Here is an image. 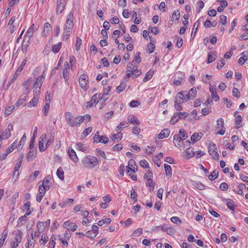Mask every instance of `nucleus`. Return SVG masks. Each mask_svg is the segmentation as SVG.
<instances>
[{"instance_id": "603ef678", "label": "nucleus", "mask_w": 248, "mask_h": 248, "mask_svg": "<svg viewBox=\"0 0 248 248\" xmlns=\"http://www.w3.org/2000/svg\"><path fill=\"white\" fill-rule=\"evenodd\" d=\"M174 143H176L179 146H181L182 142L181 138L178 137L177 136H174L173 137Z\"/></svg>"}, {"instance_id": "dca6fc26", "label": "nucleus", "mask_w": 248, "mask_h": 248, "mask_svg": "<svg viewBox=\"0 0 248 248\" xmlns=\"http://www.w3.org/2000/svg\"><path fill=\"white\" fill-rule=\"evenodd\" d=\"M63 226L68 230L71 229L73 232L76 231L78 228V226L76 224L70 222L69 221H65L63 223Z\"/></svg>"}, {"instance_id": "e2e57ef3", "label": "nucleus", "mask_w": 248, "mask_h": 248, "mask_svg": "<svg viewBox=\"0 0 248 248\" xmlns=\"http://www.w3.org/2000/svg\"><path fill=\"white\" fill-rule=\"evenodd\" d=\"M172 18L178 20L180 16V13L179 10L174 11L172 14Z\"/></svg>"}, {"instance_id": "09e8293b", "label": "nucleus", "mask_w": 248, "mask_h": 248, "mask_svg": "<svg viewBox=\"0 0 248 248\" xmlns=\"http://www.w3.org/2000/svg\"><path fill=\"white\" fill-rule=\"evenodd\" d=\"M153 72H152L151 71H148L146 74L145 77H144V78L143 79V81L145 82L146 81H148V80H150L152 78V77L153 76Z\"/></svg>"}, {"instance_id": "37998d69", "label": "nucleus", "mask_w": 248, "mask_h": 248, "mask_svg": "<svg viewBox=\"0 0 248 248\" xmlns=\"http://www.w3.org/2000/svg\"><path fill=\"white\" fill-rule=\"evenodd\" d=\"M144 178L148 181H149L151 180H152L153 178V173L151 170H148L147 172L144 175Z\"/></svg>"}, {"instance_id": "393cba45", "label": "nucleus", "mask_w": 248, "mask_h": 248, "mask_svg": "<svg viewBox=\"0 0 248 248\" xmlns=\"http://www.w3.org/2000/svg\"><path fill=\"white\" fill-rule=\"evenodd\" d=\"M51 29V26L49 23L46 22L44 25V34L45 36H47L50 30Z\"/></svg>"}, {"instance_id": "052dcab7", "label": "nucleus", "mask_w": 248, "mask_h": 248, "mask_svg": "<svg viewBox=\"0 0 248 248\" xmlns=\"http://www.w3.org/2000/svg\"><path fill=\"white\" fill-rule=\"evenodd\" d=\"M131 198L132 200H134L135 202H137L138 201L137 194L134 189H132L131 191Z\"/></svg>"}, {"instance_id": "72a5a7b5", "label": "nucleus", "mask_w": 248, "mask_h": 248, "mask_svg": "<svg viewBox=\"0 0 248 248\" xmlns=\"http://www.w3.org/2000/svg\"><path fill=\"white\" fill-rule=\"evenodd\" d=\"M227 206L231 210H234V202L231 199H228L227 200Z\"/></svg>"}, {"instance_id": "5701e85b", "label": "nucleus", "mask_w": 248, "mask_h": 248, "mask_svg": "<svg viewBox=\"0 0 248 248\" xmlns=\"http://www.w3.org/2000/svg\"><path fill=\"white\" fill-rule=\"evenodd\" d=\"M77 149L85 153L88 152V148L81 142H78L76 144Z\"/></svg>"}, {"instance_id": "5fc2aeb1", "label": "nucleus", "mask_w": 248, "mask_h": 248, "mask_svg": "<svg viewBox=\"0 0 248 248\" xmlns=\"http://www.w3.org/2000/svg\"><path fill=\"white\" fill-rule=\"evenodd\" d=\"M170 220L172 222L177 224H179L182 223V221L177 217H171Z\"/></svg>"}, {"instance_id": "ea45409f", "label": "nucleus", "mask_w": 248, "mask_h": 248, "mask_svg": "<svg viewBox=\"0 0 248 248\" xmlns=\"http://www.w3.org/2000/svg\"><path fill=\"white\" fill-rule=\"evenodd\" d=\"M166 232L170 236H173L176 232L175 230L171 227H166Z\"/></svg>"}, {"instance_id": "412c9836", "label": "nucleus", "mask_w": 248, "mask_h": 248, "mask_svg": "<svg viewBox=\"0 0 248 248\" xmlns=\"http://www.w3.org/2000/svg\"><path fill=\"white\" fill-rule=\"evenodd\" d=\"M184 154L185 155V158L186 159H189L193 156V155H194V152L192 149L188 148L185 150Z\"/></svg>"}, {"instance_id": "423d86ee", "label": "nucleus", "mask_w": 248, "mask_h": 248, "mask_svg": "<svg viewBox=\"0 0 248 248\" xmlns=\"http://www.w3.org/2000/svg\"><path fill=\"white\" fill-rule=\"evenodd\" d=\"M74 11L72 10L69 13L66 18V22L64 25L65 29L72 30L74 27L73 22Z\"/></svg>"}, {"instance_id": "0e129e2a", "label": "nucleus", "mask_w": 248, "mask_h": 248, "mask_svg": "<svg viewBox=\"0 0 248 248\" xmlns=\"http://www.w3.org/2000/svg\"><path fill=\"white\" fill-rule=\"evenodd\" d=\"M140 164L142 168H147L149 167V163L146 160H142L140 162Z\"/></svg>"}, {"instance_id": "b1692460", "label": "nucleus", "mask_w": 248, "mask_h": 248, "mask_svg": "<svg viewBox=\"0 0 248 248\" xmlns=\"http://www.w3.org/2000/svg\"><path fill=\"white\" fill-rule=\"evenodd\" d=\"M50 177L49 176H46L45 177L43 180L42 185L44 186L45 187L49 189L50 183Z\"/></svg>"}, {"instance_id": "f03ea898", "label": "nucleus", "mask_w": 248, "mask_h": 248, "mask_svg": "<svg viewBox=\"0 0 248 248\" xmlns=\"http://www.w3.org/2000/svg\"><path fill=\"white\" fill-rule=\"evenodd\" d=\"M82 163L85 168L92 169L98 164L99 161L96 157L89 155L82 159Z\"/></svg>"}, {"instance_id": "9d476101", "label": "nucleus", "mask_w": 248, "mask_h": 248, "mask_svg": "<svg viewBox=\"0 0 248 248\" xmlns=\"http://www.w3.org/2000/svg\"><path fill=\"white\" fill-rule=\"evenodd\" d=\"M67 0H57L56 14L57 15L62 13L66 5Z\"/></svg>"}, {"instance_id": "ddd939ff", "label": "nucleus", "mask_w": 248, "mask_h": 248, "mask_svg": "<svg viewBox=\"0 0 248 248\" xmlns=\"http://www.w3.org/2000/svg\"><path fill=\"white\" fill-rule=\"evenodd\" d=\"M68 154L69 158L74 162L77 163L78 161V158L75 151L72 148L69 147L68 150Z\"/></svg>"}, {"instance_id": "bf43d9fd", "label": "nucleus", "mask_w": 248, "mask_h": 248, "mask_svg": "<svg viewBox=\"0 0 248 248\" xmlns=\"http://www.w3.org/2000/svg\"><path fill=\"white\" fill-rule=\"evenodd\" d=\"M14 109H15L14 106H12L11 107H9L8 108L5 109V114L7 116L9 115L13 111Z\"/></svg>"}, {"instance_id": "49530a36", "label": "nucleus", "mask_w": 248, "mask_h": 248, "mask_svg": "<svg viewBox=\"0 0 248 248\" xmlns=\"http://www.w3.org/2000/svg\"><path fill=\"white\" fill-rule=\"evenodd\" d=\"M132 73L133 75H134V76H133V78H135L139 76L141 74V72L140 70L137 69L136 67L133 71H132Z\"/></svg>"}, {"instance_id": "2f4dec72", "label": "nucleus", "mask_w": 248, "mask_h": 248, "mask_svg": "<svg viewBox=\"0 0 248 248\" xmlns=\"http://www.w3.org/2000/svg\"><path fill=\"white\" fill-rule=\"evenodd\" d=\"M217 125L216 128L220 129L221 128H224V122L222 118H219L217 121Z\"/></svg>"}, {"instance_id": "39448f33", "label": "nucleus", "mask_w": 248, "mask_h": 248, "mask_svg": "<svg viewBox=\"0 0 248 248\" xmlns=\"http://www.w3.org/2000/svg\"><path fill=\"white\" fill-rule=\"evenodd\" d=\"M188 115L187 112H175L173 117L170 121L171 124H174L176 123L179 120L182 119H186Z\"/></svg>"}, {"instance_id": "4d7b16f0", "label": "nucleus", "mask_w": 248, "mask_h": 248, "mask_svg": "<svg viewBox=\"0 0 248 248\" xmlns=\"http://www.w3.org/2000/svg\"><path fill=\"white\" fill-rule=\"evenodd\" d=\"M67 68L65 67L63 69V77L64 78L65 81L67 82L68 80V73Z\"/></svg>"}, {"instance_id": "7ed1b4c3", "label": "nucleus", "mask_w": 248, "mask_h": 248, "mask_svg": "<svg viewBox=\"0 0 248 248\" xmlns=\"http://www.w3.org/2000/svg\"><path fill=\"white\" fill-rule=\"evenodd\" d=\"M45 78V77L43 75H41L37 77L33 85V94H35V93L39 94L41 91V87L44 81Z\"/></svg>"}, {"instance_id": "f8f14e48", "label": "nucleus", "mask_w": 248, "mask_h": 248, "mask_svg": "<svg viewBox=\"0 0 248 248\" xmlns=\"http://www.w3.org/2000/svg\"><path fill=\"white\" fill-rule=\"evenodd\" d=\"M46 139V133H43L40 137L39 141V149L40 152H44L46 149L44 145V142Z\"/></svg>"}, {"instance_id": "de8ad7c7", "label": "nucleus", "mask_w": 248, "mask_h": 248, "mask_svg": "<svg viewBox=\"0 0 248 248\" xmlns=\"http://www.w3.org/2000/svg\"><path fill=\"white\" fill-rule=\"evenodd\" d=\"M126 87V84L125 83L122 82L121 83L119 86L117 88V91L118 93L122 92L124 90Z\"/></svg>"}, {"instance_id": "6e6552de", "label": "nucleus", "mask_w": 248, "mask_h": 248, "mask_svg": "<svg viewBox=\"0 0 248 248\" xmlns=\"http://www.w3.org/2000/svg\"><path fill=\"white\" fill-rule=\"evenodd\" d=\"M186 91H182L178 93L175 98H174V102H177L180 103L181 104L186 102L188 100H187L186 97L185 95V93Z\"/></svg>"}, {"instance_id": "c9c22d12", "label": "nucleus", "mask_w": 248, "mask_h": 248, "mask_svg": "<svg viewBox=\"0 0 248 248\" xmlns=\"http://www.w3.org/2000/svg\"><path fill=\"white\" fill-rule=\"evenodd\" d=\"M15 235V241L17 244H19L22 240V233L20 232L14 233Z\"/></svg>"}, {"instance_id": "e433bc0d", "label": "nucleus", "mask_w": 248, "mask_h": 248, "mask_svg": "<svg viewBox=\"0 0 248 248\" xmlns=\"http://www.w3.org/2000/svg\"><path fill=\"white\" fill-rule=\"evenodd\" d=\"M242 122V117L240 115H238L236 116L235 119V127L236 129H238L240 127V123Z\"/></svg>"}, {"instance_id": "1a4fd4ad", "label": "nucleus", "mask_w": 248, "mask_h": 248, "mask_svg": "<svg viewBox=\"0 0 248 248\" xmlns=\"http://www.w3.org/2000/svg\"><path fill=\"white\" fill-rule=\"evenodd\" d=\"M13 130V125L10 124L8 125L7 127L5 129L3 133L0 135V140H2L3 139H7L11 136V132Z\"/></svg>"}, {"instance_id": "864d4df0", "label": "nucleus", "mask_w": 248, "mask_h": 248, "mask_svg": "<svg viewBox=\"0 0 248 248\" xmlns=\"http://www.w3.org/2000/svg\"><path fill=\"white\" fill-rule=\"evenodd\" d=\"M37 227L38 229V230H41V232H43L44 231V229L46 227L45 222L39 221L37 224Z\"/></svg>"}, {"instance_id": "6ab92c4d", "label": "nucleus", "mask_w": 248, "mask_h": 248, "mask_svg": "<svg viewBox=\"0 0 248 248\" xmlns=\"http://www.w3.org/2000/svg\"><path fill=\"white\" fill-rule=\"evenodd\" d=\"M29 93V91L28 90V88H26V92L25 93V94L24 95H22L20 98L17 101L16 103V106L19 107L21 105H22L26 100L27 99V94Z\"/></svg>"}, {"instance_id": "c756f323", "label": "nucleus", "mask_w": 248, "mask_h": 248, "mask_svg": "<svg viewBox=\"0 0 248 248\" xmlns=\"http://www.w3.org/2000/svg\"><path fill=\"white\" fill-rule=\"evenodd\" d=\"M164 168H165L166 175L169 176L170 177H171L172 172H171V169L170 166L167 164H164Z\"/></svg>"}, {"instance_id": "8fccbe9b", "label": "nucleus", "mask_w": 248, "mask_h": 248, "mask_svg": "<svg viewBox=\"0 0 248 248\" xmlns=\"http://www.w3.org/2000/svg\"><path fill=\"white\" fill-rule=\"evenodd\" d=\"M123 138L122 134L120 132H118L116 134H113L112 136V140H121Z\"/></svg>"}, {"instance_id": "a19ab883", "label": "nucleus", "mask_w": 248, "mask_h": 248, "mask_svg": "<svg viewBox=\"0 0 248 248\" xmlns=\"http://www.w3.org/2000/svg\"><path fill=\"white\" fill-rule=\"evenodd\" d=\"M127 120L128 121V122L130 123H135L137 124H140V122L138 119L135 118L134 116H129L127 118Z\"/></svg>"}, {"instance_id": "3c124183", "label": "nucleus", "mask_w": 248, "mask_h": 248, "mask_svg": "<svg viewBox=\"0 0 248 248\" xmlns=\"http://www.w3.org/2000/svg\"><path fill=\"white\" fill-rule=\"evenodd\" d=\"M232 95L233 96L239 98L240 96V93L238 89L234 87L232 91Z\"/></svg>"}, {"instance_id": "6e6d98bb", "label": "nucleus", "mask_w": 248, "mask_h": 248, "mask_svg": "<svg viewBox=\"0 0 248 248\" xmlns=\"http://www.w3.org/2000/svg\"><path fill=\"white\" fill-rule=\"evenodd\" d=\"M101 97V94H97L96 93L94 95H93L91 98V101L94 103H97L98 102V99L99 98Z\"/></svg>"}, {"instance_id": "f3484780", "label": "nucleus", "mask_w": 248, "mask_h": 248, "mask_svg": "<svg viewBox=\"0 0 248 248\" xmlns=\"http://www.w3.org/2000/svg\"><path fill=\"white\" fill-rule=\"evenodd\" d=\"M24 155L22 154L20 155L18 159V162H17L15 165V168H14V174H16V172H18L19 170V169L21 165V163L23 160L24 158Z\"/></svg>"}, {"instance_id": "c85d7f7f", "label": "nucleus", "mask_w": 248, "mask_h": 248, "mask_svg": "<svg viewBox=\"0 0 248 248\" xmlns=\"http://www.w3.org/2000/svg\"><path fill=\"white\" fill-rule=\"evenodd\" d=\"M146 186L149 187V190L150 192H151L154 190V187L155 186V183L154 182V181L153 180H151L149 181H148L147 180V181L146 182Z\"/></svg>"}, {"instance_id": "473e14b6", "label": "nucleus", "mask_w": 248, "mask_h": 248, "mask_svg": "<svg viewBox=\"0 0 248 248\" xmlns=\"http://www.w3.org/2000/svg\"><path fill=\"white\" fill-rule=\"evenodd\" d=\"M61 47L62 43L59 42L57 44L53 46L52 47V50L55 53H58Z\"/></svg>"}, {"instance_id": "0eeeda50", "label": "nucleus", "mask_w": 248, "mask_h": 248, "mask_svg": "<svg viewBox=\"0 0 248 248\" xmlns=\"http://www.w3.org/2000/svg\"><path fill=\"white\" fill-rule=\"evenodd\" d=\"M217 149V148L216 144L212 142H210L209 144V153L212 155L214 159L217 160L219 159V155L216 151Z\"/></svg>"}, {"instance_id": "bb28decb", "label": "nucleus", "mask_w": 248, "mask_h": 248, "mask_svg": "<svg viewBox=\"0 0 248 248\" xmlns=\"http://www.w3.org/2000/svg\"><path fill=\"white\" fill-rule=\"evenodd\" d=\"M216 53L210 52L208 55L207 63H210L216 59Z\"/></svg>"}, {"instance_id": "4c0bfd02", "label": "nucleus", "mask_w": 248, "mask_h": 248, "mask_svg": "<svg viewBox=\"0 0 248 248\" xmlns=\"http://www.w3.org/2000/svg\"><path fill=\"white\" fill-rule=\"evenodd\" d=\"M87 237H89L92 239L94 238L97 235V233H95V232H93V231L90 230L87 231L85 234Z\"/></svg>"}, {"instance_id": "69168bd1", "label": "nucleus", "mask_w": 248, "mask_h": 248, "mask_svg": "<svg viewBox=\"0 0 248 248\" xmlns=\"http://www.w3.org/2000/svg\"><path fill=\"white\" fill-rule=\"evenodd\" d=\"M48 188L44 186L40 185L39 187V193L45 195L46 190H48Z\"/></svg>"}, {"instance_id": "9b49d317", "label": "nucleus", "mask_w": 248, "mask_h": 248, "mask_svg": "<svg viewBox=\"0 0 248 248\" xmlns=\"http://www.w3.org/2000/svg\"><path fill=\"white\" fill-rule=\"evenodd\" d=\"M88 77L85 74L80 76L79 78V84L80 86L83 89H86L87 86Z\"/></svg>"}, {"instance_id": "4468645a", "label": "nucleus", "mask_w": 248, "mask_h": 248, "mask_svg": "<svg viewBox=\"0 0 248 248\" xmlns=\"http://www.w3.org/2000/svg\"><path fill=\"white\" fill-rule=\"evenodd\" d=\"M197 90L195 88L191 89L187 93L186 92L185 95L186 97L187 100L193 99L196 96Z\"/></svg>"}, {"instance_id": "20e7f679", "label": "nucleus", "mask_w": 248, "mask_h": 248, "mask_svg": "<svg viewBox=\"0 0 248 248\" xmlns=\"http://www.w3.org/2000/svg\"><path fill=\"white\" fill-rule=\"evenodd\" d=\"M27 60L26 59L24 60V61L20 63L19 66L16 71L14 76L9 81L7 85L6 89L7 90L10 86L14 82V81L17 78L18 75L20 73V72L23 70L24 66L26 63Z\"/></svg>"}, {"instance_id": "c03bdc74", "label": "nucleus", "mask_w": 248, "mask_h": 248, "mask_svg": "<svg viewBox=\"0 0 248 248\" xmlns=\"http://www.w3.org/2000/svg\"><path fill=\"white\" fill-rule=\"evenodd\" d=\"M142 233V229L141 228H139L136 230H135L133 233V235L134 237L139 236Z\"/></svg>"}, {"instance_id": "f257e3e1", "label": "nucleus", "mask_w": 248, "mask_h": 248, "mask_svg": "<svg viewBox=\"0 0 248 248\" xmlns=\"http://www.w3.org/2000/svg\"><path fill=\"white\" fill-rule=\"evenodd\" d=\"M65 119L68 124L71 127H78L82 123L81 117L74 118L72 113L70 112H67L65 114Z\"/></svg>"}, {"instance_id": "aec40b11", "label": "nucleus", "mask_w": 248, "mask_h": 248, "mask_svg": "<svg viewBox=\"0 0 248 248\" xmlns=\"http://www.w3.org/2000/svg\"><path fill=\"white\" fill-rule=\"evenodd\" d=\"M248 58V52L244 51L241 54V57L238 60V62L241 64H244V63L247 61Z\"/></svg>"}, {"instance_id": "f704fd0d", "label": "nucleus", "mask_w": 248, "mask_h": 248, "mask_svg": "<svg viewBox=\"0 0 248 248\" xmlns=\"http://www.w3.org/2000/svg\"><path fill=\"white\" fill-rule=\"evenodd\" d=\"M33 237L32 233L31 234V237H28V243L26 244V247L28 248L29 246L34 247L33 246Z\"/></svg>"}, {"instance_id": "58836bf2", "label": "nucleus", "mask_w": 248, "mask_h": 248, "mask_svg": "<svg viewBox=\"0 0 248 248\" xmlns=\"http://www.w3.org/2000/svg\"><path fill=\"white\" fill-rule=\"evenodd\" d=\"M218 176V172L216 170H214L210 175H209L208 178L210 180H214L216 179Z\"/></svg>"}, {"instance_id": "a18cd8bd", "label": "nucleus", "mask_w": 248, "mask_h": 248, "mask_svg": "<svg viewBox=\"0 0 248 248\" xmlns=\"http://www.w3.org/2000/svg\"><path fill=\"white\" fill-rule=\"evenodd\" d=\"M148 51L149 53L151 54L154 52L155 49V45L152 43H150L147 46Z\"/></svg>"}, {"instance_id": "680f3d73", "label": "nucleus", "mask_w": 248, "mask_h": 248, "mask_svg": "<svg viewBox=\"0 0 248 248\" xmlns=\"http://www.w3.org/2000/svg\"><path fill=\"white\" fill-rule=\"evenodd\" d=\"M219 188L222 191H227L228 189V186L226 183L223 182L220 185Z\"/></svg>"}, {"instance_id": "7c9ffc66", "label": "nucleus", "mask_w": 248, "mask_h": 248, "mask_svg": "<svg viewBox=\"0 0 248 248\" xmlns=\"http://www.w3.org/2000/svg\"><path fill=\"white\" fill-rule=\"evenodd\" d=\"M57 175L62 180L64 179V171L62 167H59L57 170Z\"/></svg>"}, {"instance_id": "338daca9", "label": "nucleus", "mask_w": 248, "mask_h": 248, "mask_svg": "<svg viewBox=\"0 0 248 248\" xmlns=\"http://www.w3.org/2000/svg\"><path fill=\"white\" fill-rule=\"evenodd\" d=\"M81 39L79 38H77V42L75 45L76 49L78 51L80 49V46L81 45Z\"/></svg>"}, {"instance_id": "774afa93", "label": "nucleus", "mask_w": 248, "mask_h": 248, "mask_svg": "<svg viewBox=\"0 0 248 248\" xmlns=\"http://www.w3.org/2000/svg\"><path fill=\"white\" fill-rule=\"evenodd\" d=\"M101 63L105 67H108L109 66V63L107 59L105 57L102 58L101 60Z\"/></svg>"}, {"instance_id": "4be33fe9", "label": "nucleus", "mask_w": 248, "mask_h": 248, "mask_svg": "<svg viewBox=\"0 0 248 248\" xmlns=\"http://www.w3.org/2000/svg\"><path fill=\"white\" fill-rule=\"evenodd\" d=\"M203 135L202 133H195L193 134L191 137V140L193 143L200 140Z\"/></svg>"}, {"instance_id": "a878e982", "label": "nucleus", "mask_w": 248, "mask_h": 248, "mask_svg": "<svg viewBox=\"0 0 248 248\" xmlns=\"http://www.w3.org/2000/svg\"><path fill=\"white\" fill-rule=\"evenodd\" d=\"M72 32V30H67L64 28V31L62 34V38L63 41H66L69 38V36L70 35Z\"/></svg>"}, {"instance_id": "cd10ccee", "label": "nucleus", "mask_w": 248, "mask_h": 248, "mask_svg": "<svg viewBox=\"0 0 248 248\" xmlns=\"http://www.w3.org/2000/svg\"><path fill=\"white\" fill-rule=\"evenodd\" d=\"M111 88V86H108L106 88L104 89L103 96L101 97V100L103 99V100L105 101L107 99V98H105V97L106 95H108Z\"/></svg>"}, {"instance_id": "79ce46f5", "label": "nucleus", "mask_w": 248, "mask_h": 248, "mask_svg": "<svg viewBox=\"0 0 248 248\" xmlns=\"http://www.w3.org/2000/svg\"><path fill=\"white\" fill-rule=\"evenodd\" d=\"M49 102L46 103L43 108V112L45 116H47L48 114V111L49 108Z\"/></svg>"}, {"instance_id": "2eb2a0df", "label": "nucleus", "mask_w": 248, "mask_h": 248, "mask_svg": "<svg viewBox=\"0 0 248 248\" xmlns=\"http://www.w3.org/2000/svg\"><path fill=\"white\" fill-rule=\"evenodd\" d=\"M38 95L39 94L35 93L33 98L31 101L25 104L24 106H27L28 107L36 106L39 100Z\"/></svg>"}, {"instance_id": "13d9d810", "label": "nucleus", "mask_w": 248, "mask_h": 248, "mask_svg": "<svg viewBox=\"0 0 248 248\" xmlns=\"http://www.w3.org/2000/svg\"><path fill=\"white\" fill-rule=\"evenodd\" d=\"M195 186L196 188L201 190H204L205 187V186L201 182L196 183L195 184Z\"/></svg>"}, {"instance_id": "a211bd4d", "label": "nucleus", "mask_w": 248, "mask_h": 248, "mask_svg": "<svg viewBox=\"0 0 248 248\" xmlns=\"http://www.w3.org/2000/svg\"><path fill=\"white\" fill-rule=\"evenodd\" d=\"M170 131L169 129H164L158 135V139H162L168 137L170 135Z\"/></svg>"}]
</instances>
